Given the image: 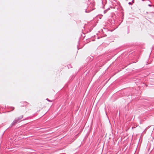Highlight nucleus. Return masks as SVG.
I'll list each match as a JSON object with an SVG mask.
<instances>
[{"mask_svg":"<svg viewBox=\"0 0 154 154\" xmlns=\"http://www.w3.org/2000/svg\"><path fill=\"white\" fill-rule=\"evenodd\" d=\"M23 118V116H22L20 117L16 118L14 120L12 123L11 124V127L15 125L16 124L19 123L20 122V120Z\"/></svg>","mask_w":154,"mask_h":154,"instance_id":"obj_1","label":"nucleus"},{"mask_svg":"<svg viewBox=\"0 0 154 154\" xmlns=\"http://www.w3.org/2000/svg\"><path fill=\"white\" fill-rule=\"evenodd\" d=\"M46 100H48V101L49 102H52V101L49 100L48 98H47L46 99Z\"/></svg>","mask_w":154,"mask_h":154,"instance_id":"obj_2","label":"nucleus"},{"mask_svg":"<svg viewBox=\"0 0 154 154\" xmlns=\"http://www.w3.org/2000/svg\"><path fill=\"white\" fill-rule=\"evenodd\" d=\"M11 109H12V110H13L14 109V108L13 107H11Z\"/></svg>","mask_w":154,"mask_h":154,"instance_id":"obj_3","label":"nucleus"},{"mask_svg":"<svg viewBox=\"0 0 154 154\" xmlns=\"http://www.w3.org/2000/svg\"><path fill=\"white\" fill-rule=\"evenodd\" d=\"M128 4L129 5H132V3L131 2H129L128 3Z\"/></svg>","mask_w":154,"mask_h":154,"instance_id":"obj_4","label":"nucleus"},{"mask_svg":"<svg viewBox=\"0 0 154 154\" xmlns=\"http://www.w3.org/2000/svg\"><path fill=\"white\" fill-rule=\"evenodd\" d=\"M107 10H106L104 11V13L105 14L106 13V12H107Z\"/></svg>","mask_w":154,"mask_h":154,"instance_id":"obj_5","label":"nucleus"},{"mask_svg":"<svg viewBox=\"0 0 154 154\" xmlns=\"http://www.w3.org/2000/svg\"><path fill=\"white\" fill-rule=\"evenodd\" d=\"M148 5V6H149V7H151V6H152V5H150V4H149V5Z\"/></svg>","mask_w":154,"mask_h":154,"instance_id":"obj_6","label":"nucleus"},{"mask_svg":"<svg viewBox=\"0 0 154 154\" xmlns=\"http://www.w3.org/2000/svg\"><path fill=\"white\" fill-rule=\"evenodd\" d=\"M132 2L133 3H134V0H133Z\"/></svg>","mask_w":154,"mask_h":154,"instance_id":"obj_7","label":"nucleus"},{"mask_svg":"<svg viewBox=\"0 0 154 154\" xmlns=\"http://www.w3.org/2000/svg\"><path fill=\"white\" fill-rule=\"evenodd\" d=\"M86 12H87V11L86 10L85 11Z\"/></svg>","mask_w":154,"mask_h":154,"instance_id":"obj_8","label":"nucleus"}]
</instances>
